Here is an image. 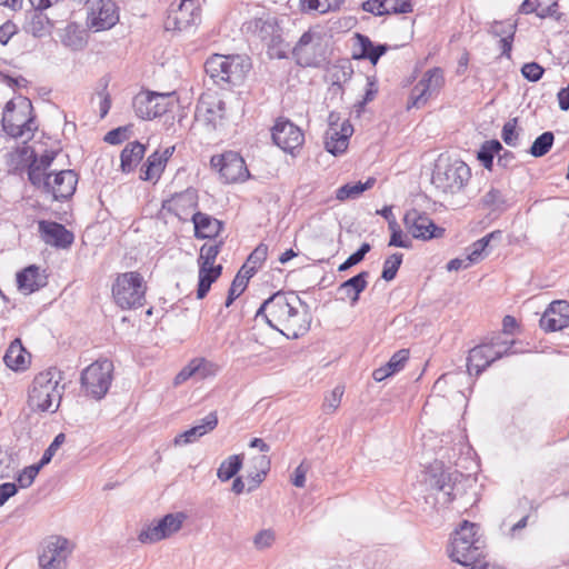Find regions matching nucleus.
<instances>
[{"label":"nucleus","mask_w":569,"mask_h":569,"mask_svg":"<svg viewBox=\"0 0 569 569\" xmlns=\"http://www.w3.org/2000/svg\"><path fill=\"white\" fill-rule=\"evenodd\" d=\"M218 425V417L216 412H210L201 419L199 425L186 430L184 432L176 436L173 443L176 446H184L197 441L200 437L212 431Z\"/></svg>","instance_id":"25"},{"label":"nucleus","mask_w":569,"mask_h":569,"mask_svg":"<svg viewBox=\"0 0 569 569\" xmlns=\"http://www.w3.org/2000/svg\"><path fill=\"white\" fill-rule=\"evenodd\" d=\"M152 97L153 119L170 111L176 102L173 93L152 92Z\"/></svg>","instance_id":"46"},{"label":"nucleus","mask_w":569,"mask_h":569,"mask_svg":"<svg viewBox=\"0 0 569 569\" xmlns=\"http://www.w3.org/2000/svg\"><path fill=\"white\" fill-rule=\"evenodd\" d=\"M503 335L505 333H497L495 336H492L487 342L490 343V346H492L496 350H499V351H506V355L505 356H510V355H515L517 353L518 351L517 350H513L512 347L513 345L516 343L515 340H506L503 338Z\"/></svg>","instance_id":"59"},{"label":"nucleus","mask_w":569,"mask_h":569,"mask_svg":"<svg viewBox=\"0 0 569 569\" xmlns=\"http://www.w3.org/2000/svg\"><path fill=\"white\" fill-rule=\"evenodd\" d=\"M353 133V127L346 120L340 128L331 127L326 133V149L328 152L337 156L343 153L349 144V138Z\"/></svg>","instance_id":"22"},{"label":"nucleus","mask_w":569,"mask_h":569,"mask_svg":"<svg viewBox=\"0 0 569 569\" xmlns=\"http://www.w3.org/2000/svg\"><path fill=\"white\" fill-rule=\"evenodd\" d=\"M296 62L301 67H319L326 60L322 39L318 32H305L292 49Z\"/></svg>","instance_id":"11"},{"label":"nucleus","mask_w":569,"mask_h":569,"mask_svg":"<svg viewBox=\"0 0 569 569\" xmlns=\"http://www.w3.org/2000/svg\"><path fill=\"white\" fill-rule=\"evenodd\" d=\"M146 147L139 141L129 142L120 154V167L123 172L132 171L141 161Z\"/></svg>","instance_id":"31"},{"label":"nucleus","mask_w":569,"mask_h":569,"mask_svg":"<svg viewBox=\"0 0 569 569\" xmlns=\"http://www.w3.org/2000/svg\"><path fill=\"white\" fill-rule=\"evenodd\" d=\"M501 236H502L501 231L497 230V231H492V232L486 234L481 239L473 242L468 248V253L471 257V259H469V260L475 261V262L480 261L482 259V254H483L486 248L489 246L490 241L496 240V239L500 240Z\"/></svg>","instance_id":"41"},{"label":"nucleus","mask_w":569,"mask_h":569,"mask_svg":"<svg viewBox=\"0 0 569 569\" xmlns=\"http://www.w3.org/2000/svg\"><path fill=\"white\" fill-rule=\"evenodd\" d=\"M430 97L431 93L428 91V87H425V84L419 81L411 90L410 103L408 107L420 108L426 104Z\"/></svg>","instance_id":"53"},{"label":"nucleus","mask_w":569,"mask_h":569,"mask_svg":"<svg viewBox=\"0 0 569 569\" xmlns=\"http://www.w3.org/2000/svg\"><path fill=\"white\" fill-rule=\"evenodd\" d=\"M74 545L66 537L53 535L43 540L39 552L40 569H67Z\"/></svg>","instance_id":"9"},{"label":"nucleus","mask_w":569,"mask_h":569,"mask_svg":"<svg viewBox=\"0 0 569 569\" xmlns=\"http://www.w3.org/2000/svg\"><path fill=\"white\" fill-rule=\"evenodd\" d=\"M66 441L64 433H59L54 437L53 441L50 443V446L44 450L39 463L40 466L48 465L52 457L54 456L56 451L60 448V446Z\"/></svg>","instance_id":"62"},{"label":"nucleus","mask_w":569,"mask_h":569,"mask_svg":"<svg viewBox=\"0 0 569 569\" xmlns=\"http://www.w3.org/2000/svg\"><path fill=\"white\" fill-rule=\"evenodd\" d=\"M221 264H217L216 267L199 266L198 299H203L207 296L211 284L221 276Z\"/></svg>","instance_id":"32"},{"label":"nucleus","mask_w":569,"mask_h":569,"mask_svg":"<svg viewBox=\"0 0 569 569\" xmlns=\"http://www.w3.org/2000/svg\"><path fill=\"white\" fill-rule=\"evenodd\" d=\"M242 458L239 455L230 456L219 467L217 476L221 481H228L241 469Z\"/></svg>","instance_id":"43"},{"label":"nucleus","mask_w":569,"mask_h":569,"mask_svg":"<svg viewBox=\"0 0 569 569\" xmlns=\"http://www.w3.org/2000/svg\"><path fill=\"white\" fill-rule=\"evenodd\" d=\"M471 178L469 166L459 159L440 154L435 163L431 183L443 193L461 191Z\"/></svg>","instance_id":"2"},{"label":"nucleus","mask_w":569,"mask_h":569,"mask_svg":"<svg viewBox=\"0 0 569 569\" xmlns=\"http://www.w3.org/2000/svg\"><path fill=\"white\" fill-rule=\"evenodd\" d=\"M201 10L198 0H180L179 3H171L164 20L167 31H187L199 24Z\"/></svg>","instance_id":"10"},{"label":"nucleus","mask_w":569,"mask_h":569,"mask_svg":"<svg viewBox=\"0 0 569 569\" xmlns=\"http://www.w3.org/2000/svg\"><path fill=\"white\" fill-rule=\"evenodd\" d=\"M250 277L251 274L247 273L242 276L241 271L236 276L228 292L224 303L226 307H230L232 302L244 291Z\"/></svg>","instance_id":"50"},{"label":"nucleus","mask_w":569,"mask_h":569,"mask_svg":"<svg viewBox=\"0 0 569 569\" xmlns=\"http://www.w3.org/2000/svg\"><path fill=\"white\" fill-rule=\"evenodd\" d=\"M482 203L486 207L492 208V209H500L502 204L505 203L503 196L500 190L491 188L483 197H482Z\"/></svg>","instance_id":"63"},{"label":"nucleus","mask_w":569,"mask_h":569,"mask_svg":"<svg viewBox=\"0 0 569 569\" xmlns=\"http://www.w3.org/2000/svg\"><path fill=\"white\" fill-rule=\"evenodd\" d=\"M308 306L293 292L278 291L266 299L256 313L288 339L305 336L311 325Z\"/></svg>","instance_id":"1"},{"label":"nucleus","mask_w":569,"mask_h":569,"mask_svg":"<svg viewBox=\"0 0 569 569\" xmlns=\"http://www.w3.org/2000/svg\"><path fill=\"white\" fill-rule=\"evenodd\" d=\"M194 237L199 239L214 238L222 229V222L207 213L197 211L192 213Z\"/></svg>","instance_id":"26"},{"label":"nucleus","mask_w":569,"mask_h":569,"mask_svg":"<svg viewBox=\"0 0 569 569\" xmlns=\"http://www.w3.org/2000/svg\"><path fill=\"white\" fill-rule=\"evenodd\" d=\"M402 253L396 252L388 257L383 262L381 278L391 281L396 278L397 272L402 263Z\"/></svg>","instance_id":"51"},{"label":"nucleus","mask_w":569,"mask_h":569,"mask_svg":"<svg viewBox=\"0 0 569 569\" xmlns=\"http://www.w3.org/2000/svg\"><path fill=\"white\" fill-rule=\"evenodd\" d=\"M220 251V243L218 244H203L200 249L198 259L199 266L216 267L214 261Z\"/></svg>","instance_id":"54"},{"label":"nucleus","mask_w":569,"mask_h":569,"mask_svg":"<svg viewBox=\"0 0 569 569\" xmlns=\"http://www.w3.org/2000/svg\"><path fill=\"white\" fill-rule=\"evenodd\" d=\"M119 8L113 0L93 1L87 16V27L93 32L106 31L119 22Z\"/></svg>","instance_id":"12"},{"label":"nucleus","mask_w":569,"mask_h":569,"mask_svg":"<svg viewBox=\"0 0 569 569\" xmlns=\"http://www.w3.org/2000/svg\"><path fill=\"white\" fill-rule=\"evenodd\" d=\"M540 327L546 332L560 331L569 327V303L565 300L552 301L540 319Z\"/></svg>","instance_id":"18"},{"label":"nucleus","mask_w":569,"mask_h":569,"mask_svg":"<svg viewBox=\"0 0 569 569\" xmlns=\"http://www.w3.org/2000/svg\"><path fill=\"white\" fill-rule=\"evenodd\" d=\"M501 150H503V147L498 140H489L482 143L477 153V158L487 170L491 171L495 156H498Z\"/></svg>","instance_id":"37"},{"label":"nucleus","mask_w":569,"mask_h":569,"mask_svg":"<svg viewBox=\"0 0 569 569\" xmlns=\"http://www.w3.org/2000/svg\"><path fill=\"white\" fill-rule=\"evenodd\" d=\"M30 99L18 97L8 101L2 111V129L12 138H32L37 130Z\"/></svg>","instance_id":"3"},{"label":"nucleus","mask_w":569,"mask_h":569,"mask_svg":"<svg viewBox=\"0 0 569 569\" xmlns=\"http://www.w3.org/2000/svg\"><path fill=\"white\" fill-rule=\"evenodd\" d=\"M555 134L551 131H546L537 137L529 149V153L535 158L543 157L552 148Z\"/></svg>","instance_id":"45"},{"label":"nucleus","mask_w":569,"mask_h":569,"mask_svg":"<svg viewBox=\"0 0 569 569\" xmlns=\"http://www.w3.org/2000/svg\"><path fill=\"white\" fill-rule=\"evenodd\" d=\"M251 63L247 57L213 54L206 63V72L219 86L240 84L249 72Z\"/></svg>","instance_id":"5"},{"label":"nucleus","mask_w":569,"mask_h":569,"mask_svg":"<svg viewBox=\"0 0 569 569\" xmlns=\"http://www.w3.org/2000/svg\"><path fill=\"white\" fill-rule=\"evenodd\" d=\"M38 230L42 240L52 247L66 249L74 241L73 233L63 224L54 221L40 220Z\"/></svg>","instance_id":"19"},{"label":"nucleus","mask_w":569,"mask_h":569,"mask_svg":"<svg viewBox=\"0 0 569 569\" xmlns=\"http://www.w3.org/2000/svg\"><path fill=\"white\" fill-rule=\"evenodd\" d=\"M77 183L78 177L73 170H60L52 172L50 186L44 192L50 193L54 200L68 199L74 193Z\"/></svg>","instance_id":"20"},{"label":"nucleus","mask_w":569,"mask_h":569,"mask_svg":"<svg viewBox=\"0 0 569 569\" xmlns=\"http://www.w3.org/2000/svg\"><path fill=\"white\" fill-rule=\"evenodd\" d=\"M152 92H139L132 101L133 110L137 114V117L143 119V120H151L153 119V108H152Z\"/></svg>","instance_id":"38"},{"label":"nucleus","mask_w":569,"mask_h":569,"mask_svg":"<svg viewBox=\"0 0 569 569\" xmlns=\"http://www.w3.org/2000/svg\"><path fill=\"white\" fill-rule=\"evenodd\" d=\"M217 366L204 358H194L174 378V385H181L190 378L198 380L206 379L207 377L214 376Z\"/></svg>","instance_id":"21"},{"label":"nucleus","mask_w":569,"mask_h":569,"mask_svg":"<svg viewBox=\"0 0 569 569\" xmlns=\"http://www.w3.org/2000/svg\"><path fill=\"white\" fill-rule=\"evenodd\" d=\"M146 288L138 272H124L117 277L112 286V296L121 309L138 308L143 305Z\"/></svg>","instance_id":"7"},{"label":"nucleus","mask_w":569,"mask_h":569,"mask_svg":"<svg viewBox=\"0 0 569 569\" xmlns=\"http://www.w3.org/2000/svg\"><path fill=\"white\" fill-rule=\"evenodd\" d=\"M543 72H545L543 68L536 62L525 63L521 68L522 76L527 80L532 81V82L540 80L543 76Z\"/></svg>","instance_id":"64"},{"label":"nucleus","mask_w":569,"mask_h":569,"mask_svg":"<svg viewBox=\"0 0 569 569\" xmlns=\"http://www.w3.org/2000/svg\"><path fill=\"white\" fill-rule=\"evenodd\" d=\"M186 518L187 516L183 512H176L168 513L158 520L166 539L182 528Z\"/></svg>","instance_id":"39"},{"label":"nucleus","mask_w":569,"mask_h":569,"mask_svg":"<svg viewBox=\"0 0 569 569\" xmlns=\"http://www.w3.org/2000/svg\"><path fill=\"white\" fill-rule=\"evenodd\" d=\"M247 31H251L257 33L258 37L263 40H270L274 42L276 38H279L278 32V23L273 17L266 16L254 18L244 23Z\"/></svg>","instance_id":"29"},{"label":"nucleus","mask_w":569,"mask_h":569,"mask_svg":"<svg viewBox=\"0 0 569 569\" xmlns=\"http://www.w3.org/2000/svg\"><path fill=\"white\" fill-rule=\"evenodd\" d=\"M420 81L425 87H428V91L432 96L438 92L443 84V72L440 68H433L428 70Z\"/></svg>","instance_id":"49"},{"label":"nucleus","mask_w":569,"mask_h":569,"mask_svg":"<svg viewBox=\"0 0 569 569\" xmlns=\"http://www.w3.org/2000/svg\"><path fill=\"white\" fill-rule=\"evenodd\" d=\"M408 359L409 350L400 349L389 359V361L385 366L387 370H389V372L393 375L405 367V363L408 361Z\"/></svg>","instance_id":"58"},{"label":"nucleus","mask_w":569,"mask_h":569,"mask_svg":"<svg viewBox=\"0 0 569 569\" xmlns=\"http://www.w3.org/2000/svg\"><path fill=\"white\" fill-rule=\"evenodd\" d=\"M17 286L22 293L30 295L46 286V280L39 267L31 264L17 273Z\"/></svg>","instance_id":"28"},{"label":"nucleus","mask_w":569,"mask_h":569,"mask_svg":"<svg viewBox=\"0 0 569 569\" xmlns=\"http://www.w3.org/2000/svg\"><path fill=\"white\" fill-rule=\"evenodd\" d=\"M21 154L22 156L29 154V158H31L34 163H39L40 167L49 170L50 166L52 164V162L57 156V152L56 151H46L40 158H37L36 154L33 153V151L30 150V148L24 147L21 150Z\"/></svg>","instance_id":"60"},{"label":"nucleus","mask_w":569,"mask_h":569,"mask_svg":"<svg viewBox=\"0 0 569 569\" xmlns=\"http://www.w3.org/2000/svg\"><path fill=\"white\" fill-rule=\"evenodd\" d=\"M276 535L270 529L259 531L253 538V545L258 550H263L272 546Z\"/></svg>","instance_id":"61"},{"label":"nucleus","mask_w":569,"mask_h":569,"mask_svg":"<svg viewBox=\"0 0 569 569\" xmlns=\"http://www.w3.org/2000/svg\"><path fill=\"white\" fill-rule=\"evenodd\" d=\"M501 138L506 144L517 147L519 143V133L517 131V118L510 119L502 127Z\"/></svg>","instance_id":"55"},{"label":"nucleus","mask_w":569,"mask_h":569,"mask_svg":"<svg viewBox=\"0 0 569 569\" xmlns=\"http://www.w3.org/2000/svg\"><path fill=\"white\" fill-rule=\"evenodd\" d=\"M211 166L219 170L226 183L244 181L249 177L243 158L233 151L226 152L211 158Z\"/></svg>","instance_id":"13"},{"label":"nucleus","mask_w":569,"mask_h":569,"mask_svg":"<svg viewBox=\"0 0 569 569\" xmlns=\"http://www.w3.org/2000/svg\"><path fill=\"white\" fill-rule=\"evenodd\" d=\"M162 208L181 221L192 220V213L197 212L198 208V191L194 188H188L174 193L162 202Z\"/></svg>","instance_id":"15"},{"label":"nucleus","mask_w":569,"mask_h":569,"mask_svg":"<svg viewBox=\"0 0 569 569\" xmlns=\"http://www.w3.org/2000/svg\"><path fill=\"white\" fill-rule=\"evenodd\" d=\"M166 539L159 522L144 526L138 535V540L144 545L156 543Z\"/></svg>","instance_id":"48"},{"label":"nucleus","mask_w":569,"mask_h":569,"mask_svg":"<svg viewBox=\"0 0 569 569\" xmlns=\"http://www.w3.org/2000/svg\"><path fill=\"white\" fill-rule=\"evenodd\" d=\"M272 140L283 151L292 153L302 146L305 136L295 123L280 118L272 127Z\"/></svg>","instance_id":"16"},{"label":"nucleus","mask_w":569,"mask_h":569,"mask_svg":"<svg viewBox=\"0 0 569 569\" xmlns=\"http://www.w3.org/2000/svg\"><path fill=\"white\" fill-rule=\"evenodd\" d=\"M60 380L61 372L56 368L38 373L29 391L30 407L41 412L57 411L61 400Z\"/></svg>","instance_id":"4"},{"label":"nucleus","mask_w":569,"mask_h":569,"mask_svg":"<svg viewBox=\"0 0 569 569\" xmlns=\"http://www.w3.org/2000/svg\"><path fill=\"white\" fill-rule=\"evenodd\" d=\"M4 363L13 370H21L26 368L27 358L26 350L19 340H14L3 357Z\"/></svg>","instance_id":"36"},{"label":"nucleus","mask_w":569,"mask_h":569,"mask_svg":"<svg viewBox=\"0 0 569 569\" xmlns=\"http://www.w3.org/2000/svg\"><path fill=\"white\" fill-rule=\"evenodd\" d=\"M369 277L368 271H361L360 273L351 277L350 279L342 282L338 288V293L340 295L341 300H350L351 306H355L358 300L360 293L367 287V279Z\"/></svg>","instance_id":"27"},{"label":"nucleus","mask_w":569,"mask_h":569,"mask_svg":"<svg viewBox=\"0 0 569 569\" xmlns=\"http://www.w3.org/2000/svg\"><path fill=\"white\" fill-rule=\"evenodd\" d=\"M517 31V22L511 20L493 21L490 24L489 33L499 38L498 46L502 57L510 58L512 43Z\"/></svg>","instance_id":"24"},{"label":"nucleus","mask_w":569,"mask_h":569,"mask_svg":"<svg viewBox=\"0 0 569 569\" xmlns=\"http://www.w3.org/2000/svg\"><path fill=\"white\" fill-rule=\"evenodd\" d=\"M357 46L360 49L359 53H353L355 59H367L372 64H377L381 56L387 51L386 44H373L369 37L357 33L356 34Z\"/></svg>","instance_id":"30"},{"label":"nucleus","mask_w":569,"mask_h":569,"mask_svg":"<svg viewBox=\"0 0 569 569\" xmlns=\"http://www.w3.org/2000/svg\"><path fill=\"white\" fill-rule=\"evenodd\" d=\"M370 249H371V246L368 242H363L356 252L350 254L347 258V260L339 266L338 270L346 271L349 268L358 264L359 262H361L365 259V256L370 251Z\"/></svg>","instance_id":"57"},{"label":"nucleus","mask_w":569,"mask_h":569,"mask_svg":"<svg viewBox=\"0 0 569 569\" xmlns=\"http://www.w3.org/2000/svg\"><path fill=\"white\" fill-rule=\"evenodd\" d=\"M302 9L327 13L340 9L345 0H300Z\"/></svg>","instance_id":"44"},{"label":"nucleus","mask_w":569,"mask_h":569,"mask_svg":"<svg viewBox=\"0 0 569 569\" xmlns=\"http://www.w3.org/2000/svg\"><path fill=\"white\" fill-rule=\"evenodd\" d=\"M113 363L108 359L97 360L88 366L80 377L81 387L87 396L102 399L112 382Z\"/></svg>","instance_id":"8"},{"label":"nucleus","mask_w":569,"mask_h":569,"mask_svg":"<svg viewBox=\"0 0 569 569\" xmlns=\"http://www.w3.org/2000/svg\"><path fill=\"white\" fill-rule=\"evenodd\" d=\"M267 256H268V246L264 243H260L249 254V257L247 259V263L242 267L241 271L244 268H248L246 273L252 276L257 271V269L262 264V262L267 259Z\"/></svg>","instance_id":"47"},{"label":"nucleus","mask_w":569,"mask_h":569,"mask_svg":"<svg viewBox=\"0 0 569 569\" xmlns=\"http://www.w3.org/2000/svg\"><path fill=\"white\" fill-rule=\"evenodd\" d=\"M345 392L342 386H337L326 398L322 403V410L326 413H333L340 406Z\"/></svg>","instance_id":"52"},{"label":"nucleus","mask_w":569,"mask_h":569,"mask_svg":"<svg viewBox=\"0 0 569 569\" xmlns=\"http://www.w3.org/2000/svg\"><path fill=\"white\" fill-rule=\"evenodd\" d=\"M482 350L483 349L480 345L470 350L467 359V367L470 375L475 372L476 376H479L487 367H489L486 353L482 352Z\"/></svg>","instance_id":"42"},{"label":"nucleus","mask_w":569,"mask_h":569,"mask_svg":"<svg viewBox=\"0 0 569 569\" xmlns=\"http://www.w3.org/2000/svg\"><path fill=\"white\" fill-rule=\"evenodd\" d=\"M362 9L375 16L409 13L412 11L410 0H367Z\"/></svg>","instance_id":"23"},{"label":"nucleus","mask_w":569,"mask_h":569,"mask_svg":"<svg viewBox=\"0 0 569 569\" xmlns=\"http://www.w3.org/2000/svg\"><path fill=\"white\" fill-rule=\"evenodd\" d=\"M376 182L375 178H369L366 182L346 183L336 190V198L339 201L356 199L366 190L370 189Z\"/></svg>","instance_id":"35"},{"label":"nucleus","mask_w":569,"mask_h":569,"mask_svg":"<svg viewBox=\"0 0 569 569\" xmlns=\"http://www.w3.org/2000/svg\"><path fill=\"white\" fill-rule=\"evenodd\" d=\"M477 527L475 523L465 521L463 525L453 535L449 557L465 567H469L480 561L483 557L480 538L476 537Z\"/></svg>","instance_id":"6"},{"label":"nucleus","mask_w":569,"mask_h":569,"mask_svg":"<svg viewBox=\"0 0 569 569\" xmlns=\"http://www.w3.org/2000/svg\"><path fill=\"white\" fill-rule=\"evenodd\" d=\"M164 168V158H160V152L154 151L142 166L140 178L147 181L158 180Z\"/></svg>","instance_id":"33"},{"label":"nucleus","mask_w":569,"mask_h":569,"mask_svg":"<svg viewBox=\"0 0 569 569\" xmlns=\"http://www.w3.org/2000/svg\"><path fill=\"white\" fill-rule=\"evenodd\" d=\"M42 467L43 466H40V463L38 462L36 465L26 467L22 471H20L17 477L19 487L23 489L29 488L33 483L37 475L39 473Z\"/></svg>","instance_id":"56"},{"label":"nucleus","mask_w":569,"mask_h":569,"mask_svg":"<svg viewBox=\"0 0 569 569\" xmlns=\"http://www.w3.org/2000/svg\"><path fill=\"white\" fill-rule=\"evenodd\" d=\"M61 41L73 51L82 50L87 46L84 31L74 23H70L64 28Z\"/></svg>","instance_id":"34"},{"label":"nucleus","mask_w":569,"mask_h":569,"mask_svg":"<svg viewBox=\"0 0 569 569\" xmlns=\"http://www.w3.org/2000/svg\"><path fill=\"white\" fill-rule=\"evenodd\" d=\"M33 10L27 16L24 31L36 38H43L51 32L52 23L48 16L43 12L51 6L50 0H30Z\"/></svg>","instance_id":"17"},{"label":"nucleus","mask_w":569,"mask_h":569,"mask_svg":"<svg viewBox=\"0 0 569 569\" xmlns=\"http://www.w3.org/2000/svg\"><path fill=\"white\" fill-rule=\"evenodd\" d=\"M52 172L31 161L28 168V178L32 186L46 191V188L50 186Z\"/></svg>","instance_id":"40"},{"label":"nucleus","mask_w":569,"mask_h":569,"mask_svg":"<svg viewBox=\"0 0 569 569\" xmlns=\"http://www.w3.org/2000/svg\"><path fill=\"white\" fill-rule=\"evenodd\" d=\"M403 223L408 232L416 239L430 240L441 238L445 229L438 227L430 217L417 209L406 212Z\"/></svg>","instance_id":"14"}]
</instances>
